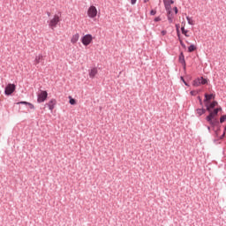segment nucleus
<instances>
[{
    "label": "nucleus",
    "mask_w": 226,
    "mask_h": 226,
    "mask_svg": "<svg viewBox=\"0 0 226 226\" xmlns=\"http://www.w3.org/2000/svg\"><path fill=\"white\" fill-rule=\"evenodd\" d=\"M207 110L209 112V115L206 117L207 123H209L210 125L215 130V126H218L219 122L218 119L216 118V116H218V112L222 110L221 107H218V102L214 101L209 104V102L206 103Z\"/></svg>",
    "instance_id": "obj_1"
},
{
    "label": "nucleus",
    "mask_w": 226,
    "mask_h": 226,
    "mask_svg": "<svg viewBox=\"0 0 226 226\" xmlns=\"http://www.w3.org/2000/svg\"><path fill=\"white\" fill-rule=\"evenodd\" d=\"M88 19H96L98 16V9L94 5H90L87 11Z\"/></svg>",
    "instance_id": "obj_2"
},
{
    "label": "nucleus",
    "mask_w": 226,
    "mask_h": 226,
    "mask_svg": "<svg viewBox=\"0 0 226 226\" xmlns=\"http://www.w3.org/2000/svg\"><path fill=\"white\" fill-rule=\"evenodd\" d=\"M93 35H91V34H87L81 37V43L84 45V47H87L93 43Z\"/></svg>",
    "instance_id": "obj_3"
},
{
    "label": "nucleus",
    "mask_w": 226,
    "mask_h": 226,
    "mask_svg": "<svg viewBox=\"0 0 226 226\" xmlns=\"http://www.w3.org/2000/svg\"><path fill=\"white\" fill-rule=\"evenodd\" d=\"M49 94L45 90H41V92L37 95V102L43 103L47 100Z\"/></svg>",
    "instance_id": "obj_4"
},
{
    "label": "nucleus",
    "mask_w": 226,
    "mask_h": 226,
    "mask_svg": "<svg viewBox=\"0 0 226 226\" xmlns=\"http://www.w3.org/2000/svg\"><path fill=\"white\" fill-rule=\"evenodd\" d=\"M60 20H61V19L59 18V16L57 14H56L54 16V18L49 21V27L51 29L56 28L57 24H59Z\"/></svg>",
    "instance_id": "obj_5"
},
{
    "label": "nucleus",
    "mask_w": 226,
    "mask_h": 226,
    "mask_svg": "<svg viewBox=\"0 0 226 226\" xmlns=\"http://www.w3.org/2000/svg\"><path fill=\"white\" fill-rule=\"evenodd\" d=\"M15 89H16V87H15L14 84H8V85L6 86V87H5L4 93H5V94H6L7 96H10V94H11L12 93L15 92Z\"/></svg>",
    "instance_id": "obj_6"
},
{
    "label": "nucleus",
    "mask_w": 226,
    "mask_h": 226,
    "mask_svg": "<svg viewBox=\"0 0 226 226\" xmlns=\"http://www.w3.org/2000/svg\"><path fill=\"white\" fill-rule=\"evenodd\" d=\"M80 39V34H79V33L74 34L72 38H71V43H72L73 45H75V43H77V41H79V40Z\"/></svg>",
    "instance_id": "obj_7"
},
{
    "label": "nucleus",
    "mask_w": 226,
    "mask_h": 226,
    "mask_svg": "<svg viewBox=\"0 0 226 226\" xmlns=\"http://www.w3.org/2000/svg\"><path fill=\"white\" fill-rule=\"evenodd\" d=\"M98 75V68L94 67L89 71V77L90 79H94Z\"/></svg>",
    "instance_id": "obj_8"
},
{
    "label": "nucleus",
    "mask_w": 226,
    "mask_h": 226,
    "mask_svg": "<svg viewBox=\"0 0 226 226\" xmlns=\"http://www.w3.org/2000/svg\"><path fill=\"white\" fill-rule=\"evenodd\" d=\"M56 103H57V102L56 101V99H51L49 102H48V107L49 109V110L53 111L54 109L56 108Z\"/></svg>",
    "instance_id": "obj_9"
},
{
    "label": "nucleus",
    "mask_w": 226,
    "mask_h": 226,
    "mask_svg": "<svg viewBox=\"0 0 226 226\" xmlns=\"http://www.w3.org/2000/svg\"><path fill=\"white\" fill-rule=\"evenodd\" d=\"M179 63L183 64L184 70H186V61L185 60V54H183V52L179 55Z\"/></svg>",
    "instance_id": "obj_10"
},
{
    "label": "nucleus",
    "mask_w": 226,
    "mask_h": 226,
    "mask_svg": "<svg viewBox=\"0 0 226 226\" xmlns=\"http://www.w3.org/2000/svg\"><path fill=\"white\" fill-rule=\"evenodd\" d=\"M43 61V55H38L35 56L34 64H40Z\"/></svg>",
    "instance_id": "obj_11"
},
{
    "label": "nucleus",
    "mask_w": 226,
    "mask_h": 226,
    "mask_svg": "<svg viewBox=\"0 0 226 226\" xmlns=\"http://www.w3.org/2000/svg\"><path fill=\"white\" fill-rule=\"evenodd\" d=\"M211 100H215V94H205L204 102H211Z\"/></svg>",
    "instance_id": "obj_12"
},
{
    "label": "nucleus",
    "mask_w": 226,
    "mask_h": 226,
    "mask_svg": "<svg viewBox=\"0 0 226 226\" xmlns=\"http://www.w3.org/2000/svg\"><path fill=\"white\" fill-rule=\"evenodd\" d=\"M182 34H185L187 38H190V31L185 29V25L182 26L181 27Z\"/></svg>",
    "instance_id": "obj_13"
},
{
    "label": "nucleus",
    "mask_w": 226,
    "mask_h": 226,
    "mask_svg": "<svg viewBox=\"0 0 226 226\" xmlns=\"http://www.w3.org/2000/svg\"><path fill=\"white\" fill-rule=\"evenodd\" d=\"M192 86H194V87H199V86H200V78H197L196 79H194L192 81Z\"/></svg>",
    "instance_id": "obj_14"
},
{
    "label": "nucleus",
    "mask_w": 226,
    "mask_h": 226,
    "mask_svg": "<svg viewBox=\"0 0 226 226\" xmlns=\"http://www.w3.org/2000/svg\"><path fill=\"white\" fill-rule=\"evenodd\" d=\"M186 19H187V22L190 26H195V20H193L192 18H190L188 16L186 17Z\"/></svg>",
    "instance_id": "obj_15"
},
{
    "label": "nucleus",
    "mask_w": 226,
    "mask_h": 226,
    "mask_svg": "<svg viewBox=\"0 0 226 226\" xmlns=\"http://www.w3.org/2000/svg\"><path fill=\"white\" fill-rule=\"evenodd\" d=\"M164 6H165V8H166V11H168V14L169 15H170V13H171V6H170V4H164Z\"/></svg>",
    "instance_id": "obj_16"
},
{
    "label": "nucleus",
    "mask_w": 226,
    "mask_h": 226,
    "mask_svg": "<svg viewBox=\"0 0 226 226\" xmlns=\"http://www.w3.org/2000/svg\"><path fill=\"white\" fill-rule=\"evenodd\" d=\"M194 50H197V47L195 45L192 44L188 48V52H194Z\"/></svg>",
    "instance_id": "obj_17"
},
{
    "label": "nucleus",
    "mask_w": 226,
    "mask_h": 226,
    "mask_svg": "<svg viewBox=\"0 0 226 226\" xmlns=\"http://www.w3.org/2000/svg\"><path fill=\"white\" fill-rule=\"evenodd\" d=\"M200 84L204 86L206 84H207V79H204L203 77L200 78Z\"/></svg>",
    "instance_id": "obj_18"
},
{
    "label": "nucleus",
    "mask_w": 226,
    "mask_h": 226,
    "mask_svg": "<svg viewBox=\"0 0 226 226\" xmlns=\"http://www.w3.org/2000/svg\"><path fill=\"white\" fill-rule=\"evenodd\" d=\"M198 116H202V114H206V109H197Z\"/></svg>",
    "instance_id": "obj_19"
},
{
    "label": "nucleus",
    "mask_w": 226,
    "mask_h": 226,
    "mask_svg": "<svg viewBox=\"0 0 226 226\" xmlns=\"http://www.w3.org/2000/svg\"><path fill=\"white\" fill-rule=\"evenodd\" d=\"M69 99H70L69 103L71 105H75L77 103V101H75V99L72 98V96H70Z\"/></svg>",
    "instance_id": "obj_20"
},
{
    "label": "nucleus",
    "mask_w": 226,
    "mask_h": 226,
    "mask_svg": "<svg viewBox=\"0 0 226 226\" xmlns=\"http://www.w3.org/2000/svg\"><path fill=\"white\" fill-rule=\"evenodd\" d=\"M164 4H174V2L172 0H163Z\"/></svg>",
    "instance_id": "obj_21"
},
{
    "label": "nucleus",
    "mask_w": 226,
    "mask_h": 226,
    "mask_svg": "<svg viewBox=\"0 0 226 226\" xmlns=\"http://www.w3.org/2000/svg\"><path fill=\"white\" fill-rule=\"evenodd\" d=\"M226 121V115H223L222 117H221L220 118V123H225Z\"/></svg>",
    "instance_id": "obj_22"
},
{
    "label": "nucleus",
    "mask_w": 226,
    "mask_h": 226,
    "mask_svg": "<svg viewBox=\"0 0 226 226\" xmlns=\"http://www.w3.org/2000/svg\"><path fill=\"white\" fill-rule=\"evenodd\" d=\"M179 41H180L181 47H183V49H186V45L185 44V42H183V40L179 39Z\"/></svg>",
    "instance_id": "obj_23"
},
{
    "label": "nucleus",
    "mask_w": 226,
    "mask_h": 226,
    "mask_svg": "<svg viewBox=\"0 0 226 226\" xmlns=\"http://www.w3.org/2000/svg\"><path fill=\"white\" fill-rule=\"evenodd\" d=\"M215 135H216V137H218L219 132H220V128H219V127H217V130H215Z\"/></svg>",
    "instance_id": "obj_24"
},
{
    "label": "nucleus",
    "mask_w": 226,
    "mask_h": 226,
    "mask_svg": "<svg viewBox=\"0 0 226 226\" xmlns=\"http://www.w3.org/2000/svg\"><path fill=\"white\" fill-rule=\"evenodd\" d=\"M19 103H21V105H29V102H18Z\"/></svg>",
    "instance_id": "obj_25"
},
{
    "label": "nucleus",
    "mask_w": 226,
    "mask_h": 226,
    "mask_svg": "<svg viewBox=\"0 0 226 226\" xmlns=\"http://www.w3.org/2000/svg\"><path fill=\"white\" fill-rule=\"evenodd\" d=\"M161 34H162V36H165V34H167V31L166 30H162L161 32Z\"/></svg>",
    "instance_id": "obj_26"
},
{
    "label": "nucleus",
    "mask_w": 226,
    "mask_h": 226,
    "mask_svg": "<svg viewBox=\"0 0 226 226\" xmlns=\"http://www.w3.org/2000/svg\"><path fill=\"white\" fill-rule=\"evenodd\" d=\"M28 107L32 109H34V105H33V103L30 102H28Z\"/></svg>",
    "instance_id": "obj_27"
},
{
    "label": "nucleus",
    "mask_w": 226,
    "mask_h": 226,
    "mask_svg": "<svg viewBox=\"0 0 226 226\" xmlns=\"http://www.w3.org/2000/svg\"><path fill=\"white\" fill-rule=\"evenodd\" d=\"M150 15H156V11L152 10V11H150Z\"/></svg>",
    "instance_id": "obj_28"
},
{
    "label": "nucleus",
    "mask_w": 226,
    "mask_h": 226,
    "mask_svg": "<svg viewBox=\"0 0 226 226\" xmlns=\"http://www.w3.org/2000/svg\"><path fill=\"white\" fill-rule=\"evenodd\" d=\"M160 20H162V19H160V17H157L154 19V22H160Z\"/></svg>",
    "instance_id": "obj_29"
},
{
    "label": "nucleus",
    "mask_w": 226,
    "mask_h": 226,
    "mask_svg": "<svg viewBox=\"0 0 226 226\" xmlns=\"http://www.w3.org/2000/svg\"><path fill=\"white\" fill-rule=\"evenodd\" d=\"M176 27H177V34H178V36H179V25H176Z\"/></svg>",
    "instance_id": "obj_30"
},
{
    "label": "nucleus",
    "mask_w": 226,
    "mask_h": 226,
    "mask_svg": "<svg viewBox=\"0 0 226 226\" xmlns=\"http://www.w3.org/2000/svg\"><path fill=\"white\" fill-rule=\"evenodd\" d=\"M191 94H192V96H195V94H197V92H195V91H191Z\"/></svg>",
    "instance_id": "obj_31"
},
{
    "label": "nucleus",
    "mask_w": 226,
    "mask_h": 226,
    "mask_svg": "<svg viewBox=\"0 0 226 226\" xmlns=\"http://www.w3.org/2000/svg\"><path fill=\"white\" fill-rule=\"evenodd\" d=\"M137 3V0H131V4H135Z\"/></svg>",
    "instance_id": "obj_32"
},
{
    "label": "nucleus",
    "mask_w": 226,
    "mask_h": 226,
    "mask_svg": "<svg viewBox=\"0 0 226 226\" xmlns=\"http://www.w3.org/2000/svg\"><path fill=\"white\" fill-rule=\"evenodd\" d=\"M168 20L172 23V18H170V16L168 17Z\"/></svg>",
    "instance_id": "obj_33"
},
{
    "label": "nucleus",
    "mask_w": 226,
    "mask_h": 226,
    "mask_svg": "<svg viewBox=\"0 0 226 226\" xmlns=\"http://www.w3.org/2000/svg\"><path fill=\"white\" fill-rule=\"evenodd\" d=\"M174 11L176 14H177V7H174Z\"/></svg>",
    "instance_id": "obj_34"
},
{
    "label": "nucleus",
    "mask_w": 226,
    "mask_h": 226,
    "mask_svg": "<svg viewBox=\"0 0 226 226\" xmlns=\"http://www.w3.org/2000/svg\"><path fill=\"white\" fill-rule=\"evenodd\" d=\"M223 137H225V132L222 133V135L221 136V139H223Z\"/></svg>",
    "instance_id": "obj_35"
},
{
    "label": "nucleus",
    "mask_w": 226,
    "mask_h": 226,
    "mask_svg": "<svg viewBox=\"0 0 226 226\" xmlns=\"http://www.w3.org/2000/svg\"><path fill=\"white\" fill-rule=\"evenodd\" d=\"M208 132H211V127L207 126Z\"/></svg>",
    "instance_id": "obj_36"
},
{
    "label": "nucleus",
    "mask_w": 226,
    "mask_h": 226,
    "mask_svg": "<svg viewBox=\"0 0 226 226\" xmlns=\"http://www.w3.org/2000/svg\"><path fill=\"white\" fill-rule=\"evenodd\" d=\"M184 84H185V86H188V83H186V81H185V80H184Z\"/></svg>",
    "instance_id": "obj_37"
},
{
    "label": "nucleus",
    "mask_w": 226,
    "mask_h": 226,
    "mask_svg": "<svg viewBox=\"0 0 226 226\" xmlns=\"http://www.w3.org/2000/svg\"><path fill=\"white\" fill-rule=\"evenodd\" d=\"M181 80H183V82H185V78L181 77Z\"/></svg>",
    "instance_id": "obj_38"
},
{
    "label": "nucleus",
    "mask_w": 226,
    "mask_h": 226,
    "mask_svg": "<svg viewBox=\"0 0 226 226\" xmlns=\"http://www.w3.org/2000/svg\"><path fill=\"white\" fill-rule=\"evenodd\" d=\"M149 2V0H144V3H148Z\"/></svg>",
    "instance_id": "obj_39"
},
{
    "label": "nucleus",
    "mask_w": 226,
    "mask_h": 226,
    "mask_svg": "<svg viewBox=\"0 0 226 226\" xmlns=\"http://www.w3.org/2000/svg\"><path fill=\"white\" fill-rule=\"evenodd\" d=\"M200 103H202V99H200Z\"/></svg>",
    "instance_id": "obj_40"
},
{
    "label": "nucleus",
    "mask_w": 226,
    "mask_h": 226,
    "mask_svg": "<svg viewBox=\"0 0 226 226\" xmlns=\"http://www.w3.org/2000/svg\"><path fill=\"white\" fill-rule=\"evenodd\" d=\"M225 130H226V127H225Z\"/></svg>",
    "instance_id": "obj_41"
}]
</instances>
